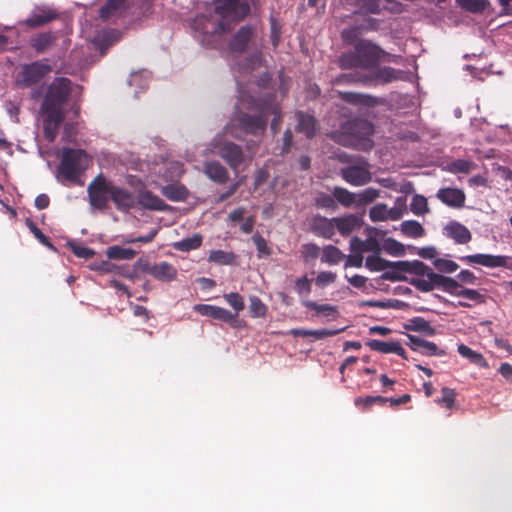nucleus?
Returning a JSON list of instances; mask_svg holds the SVG:
<instances>
[{
	"label": "nucleus",
	"instance_id": "35",
	"mask_svg": "<svg viewBox=\"0 0 512 512\" xmlns=\"http://www.w3.org/2000/svg\"><path fill=\"white\" fill-rule=\"evenodd\" d=\"M401 232L410 238H419L424 235L423 226L415 220L403 221L400 225Z\"/></svg>",
	"mask_w": 512,
	"mask_h": 512
},
{
	"label": "nucleus",
	"instance_id": "46",
	"mask_svg": "<svg viewBox=\"0 0 512 512\" xmlns=\"http://www.w3.org/2000/svg\"><path fill=\"white\" fill-rule=\"evenodd\" d=\"M381 249L392 256H399L404 253L403 245L392 238L386 239L383 242Z\"/></svg>",
	"mask_w": 512,
	"mask_h": 512
},
{
	"label": "nucleus",
	"instance_id": "60",
	"mask_svg": "<svg viewBox=\"0 0 512 512\" xmlns=\"http://www.w3.org/2000/svg\"><path fill=\"white\" fill-rule=\"evenodd\" d=\"M73 252L77 257L85 259L94 255V251L85 246H73Z\"/></svg>",
	"mask_w": 512,
	"mask_h": 512
},
{
	"label": "nucleus",
	"instance_id": "39",
	"mask_svg": "<svg viewBox=\"0 0 512 512\" xmlns=\"http://www.w3.org/2000/svg\"><path fill=\"white\" fill-rule=\"evenodd\" d=\"M365 266L371 271H382L391 267V263L381 258L379 253H373L366 258Z\"/></svg>",
	"mask_w": 512,
	"mask_h": 512
},
{
	"label": "nucleus",
	"instance_id": "53",
	"mask_svg": "<svg viewBox=\"0 0 512 512\" xmlns=\"http://www.w3.org/2000/svg\"><path fill=\"white\" fill-rule=\"evenodd\" d=\"M421 354L427 355V356H433L438 355L442 356L445 354L443 350H439L437 345L433 342L426 341L423 343L422 348L419 351Z\"/></svg>",
	"mask_w": 512,
	"mask_h": 512
},
{
	"label": "nucleus",
	"instance_id": "51",
	"mask_svg": "<svg viewBox=\"0 0 512 512\" xmlns=\"http://www.w3.org/2000/svg\"><path fill=\"white\" fill-rule=\"evenodd\" d=\"M129 85L138 86L141 91L145 90L148 86V73L147 72L132 73L130 76V79H129Z\"/></svg>",
	"mask_w": 512,
	"mask_h": 512
},
{
	"label": "nucleus",
	"instance_id": "64",
	"mask_svg": "<svg viewBox=\"0 0 512 512\" xmlns=\"http://www.w3.org/2000/svg\"><path fill=\"white\" fill-rule=\"evenodd\" d=\"M499 372L507 380H512V365L508 363H502L499 368Z\"/></svg>",
	"mask_w": 512,
	"mask_h": 512
},
{
	"label": "nucleus",
	"instance_id": "55",
	"mask_svg": "<svg viewBox=\"0 0 512 512\" xmlns=\"http://www.w3.org/2000/svg\"><path fill=\"white\" fill-rule=\"evenodd\" d=\"M441 392L442 397L441 399L437 400V402L445 404L447 408H451L455 401V392L452 389L446 387L443 388Z\"/></svg>",
	"mask_w": 512,
	"mask_h": 512
},
{
	"label": "nucleus",
	"instance_id": "16",
	"mask_svg": "<svg viewBox=\"0 0 512 512\" xmlns=\"http://www.w3.org/2000/svg\"><path fill=\"white\" fill-rule=\"evenodd\" d=\"M111 200L119 210L127 211L136 204V197L129 191L112 185Z\"/></svg>",
	"mask_w": 512,
	"mask_h": 512
},
{
	"label": "nucleus",
	"instance_id": "28",
	"mask_svg": "<svg viewBox=\"0 0 512 512\" xmlns=\"http://www.w3.org/2000/svg\"><path fill=\"white\" fill-rule=\"evenodd\" d=\"M252 35V30L249 27H242L234 36L230 43L232 51L241 52L248 45Z\"/></svg>",
	"mask_w": 512,
	"mask_h": 512
},
{
	"label": "nucleus",
	"instance_id": "26",
	"mask_svg": "<svg viewBox=\"0 0 512 512\" xmlns=\"http://www.w3.org/2000/svg\"><path fill=\"white\" fill-rule=\"evenodd\" d=\"M303 305L308 309L314 310L318 317L335 319L338 316L337 307L333 305L318 304L311 300L304 301Z\"/></svg>",
	"mask_w": 512,
	"mask_h": 512
},
{
	"label": "nucleus",
	"instance_id": "36",
	"mask_svg": "<svg viewBox=\"0 0 512 512\" xmlns=\"http://www.w3.org/2000/svg\"><path fill=\"white\" fill-rule=\"evenodd\" d=\"M106 255L111 259L116 260H130L134 258L136 255V252L131 248H125L121 246H110L107 251Z\"/></svg>",
	"mask_w": 512,
	"mask_h": 512
},
{
	"label": "nucleus",
	"instance_id": "50",
	"mask_svg": "<svg viewBox=\"0 0 512 512\" xmlns=\"http://www.w3.org/2000/svg\"><path fill=\"white\" fill-rule=\"evenodd\" d=\"M53 41V36L49 33H43L33 38L32 45L37 51H44Z\"/></svg>",
	"mask_w": 512,
	"mask_h": 512
},
{
	"label": "nucleus",
	"instance_id": "8",
	"mask_svg": "<svg viewBox=\"0 0 512 512\" xmlns=\"http://www.w3.org/2000/svg\"><path fill=\"white\" fill-rule=\"evenodd\" d=\"M402 265L406 266V270L414 272L419 275H425L428 276L430 280H432L436 287L442 288V290L446 293H449L452 291L453 288H455V285L457 283L456 280L450 277H445L443 275L434 273L428 266H426L424 263L420 261H413L411 263L405 262L402 263Z\"/></svg>",
	"mask_w": 512,
	"mask_h": 512
},
{
	"label": "nucleus",
	"instance_id": "52",
	"mask_svg": "<svg viewBox=\"0 0 512 512\" xmlns=\"http://www.w3.org/2000/svg\"><path fill=\"white\" fill-rule=\"evenodd\" d=\"M336 279V274L330 271H323L316 277L315 283L320 287H325L333 283Z\"/></svg>",
	"mask_w": 512,
	"mask_h": 512
},
{
	"label": "nucleus",
	"instance_id": "22",
	"mask_svg": "<svg viewBox=\"0 0 512 512\" xmlns=\"http://www.w3.org/2000/svg\"><path fill=\"white\" fill-rule=\"evenodd\" d=\"M350 248L352 252H360L361 254L364 252L379 253L381 250L379 241L372 235H369L366 240L353 237L350 240Z\"/></svg>",
	"mask_w": 512,
	"mask_h": 512
},
{
	"label": "nucleus",
	"instance_id": "32",
	"mask_svg": "<svg viewBox=\"0 0 512 512\" xmlns=\"http://www.w3.org/2000/svg\"><path fill=\"white\" fill-rule=\"evenodd\" d=\"M162 194L171 201H182L187 197V190L180 184H169L161 188Z\"/></svg>",
	"mask_w": 512,
	"mask_h": 512
},
{
	"label": "nucleus",
	"instance_id": "19",
	"mask_svg": "<svg viewBox=\"0 0 512 512\" xmlns=\"http://www.w3.org/2000/svg\"><path fill=\"white\" fill-rule=\"evenodd\" d=\"M437 198L448 206L462 207L465 202V194L457 188H444L437 192Z\"/></svg>",
	"mask_w": 512,
	"mask_h": 512
},
{
	"label": "nucleus",
	"instance_id": "61",
	"mask_svg": "<svg viewBox=\"0 0 512 512\" xmlns=\"http://www.w3.org/2000/svg\"><path fill=\"white\" fill-rule=\"evenodd\" d=\"M353 254L348 256L346 266L361 267L363 263V256L360 252H352Z\"/></svg>",
	"mask_w": 512,
	"mask_h": 512
},
{
	"label": "nucleus",
	"instance_id": "11",
	"mask_svg": "<svg viewBox=\"0 0 512 512\" xmlns=\"http://www.w3.org/2000/svg\"><path fill=\"white\" fill-rule=\"evenodd\" d=\"M213 145V152L218 153L232 168H236L242 162V151L239 146L230 142L222 144L217 139Z\"/></svg>",
	"mask_w": 512,
	"mask_h": 512
},
{
	"label": "nucleus",
	"instance_id": "63",
	"mask_svg": "<svg viewBox=\"0 0 512 512\" xmlns=\"http://www.w3.org/2000/svg\"><path fill=\"white\" fill-rule=\"evenodd\" d=\"M408 339L410 342L411 349L418 352L420 351V349L423 346V343L425 342L424 339L415 335H408Z\"/></svg>",
	"mask_w": 512,
	"mask_h": 512
},
{
	"label": "nucleus",
	"instance_id": "17",
	"mask_svg": "<svg viewBox=\"0 0 512 512\" xmlns=\"http://www.w3.org/2000/svg\"><path fill=\"white\" fill-rule=\"evenodd\" d=\"M366 345L373 351L385 354L394 353L406 359L405 350L398 341L385 342L377 339H371L366 342Z\"/></svg>",
	"mask_w": 512,
	"mask_h": 512
},
{
	"label": "nucleus",
	"instance_id": "21",
	"mask_svg": "<svg viewBox=\"0 0 512 512\" xmlns=\"http://www.w3.org/2000/svg\"><path fill=\"white\" fill-rule=\"evenodd\" d=\"M447 237L453 239L456 243L465 244L471 240L470 231L462 224L452 221L444 228Z\"/></svg>",
	"mask_w": 512,
	"mask_h": 512
},
{
	"label": "nucleus",
	"instance_id": "7",
	"mask_svg": "<svg viewBox=\"0 0 512 512\" xmlns=\"http://www.w3.org/2000/svg\"><path fill=\"white\" fill-rule=\"evenodd\" d=\"M217 14L222 18L219 27L224 30V21H238L249 13V4L246 0H224L217 6Z\"/></svg>",
	"mask_w": 512,
	"mask_h": 512
},
{
	"label": "nucleus",
	"instance_id": "44",
	"mask_svg": "<svg viewBox=\"0 0 512 512\" xmlns=\"http://www.w3.org/2000/svg\"><path fill=\"white\" fill-rule=\"evenodd\" d=\"M387 213V205L379 203L369 210V217L373 222L388 221L389 217Z\"/></svg>",
	"mask_w": 512,
	"mask_h": 512
},
{
	"label": "nucleus",
	"instance_id": "9",
	"mask_svg": "<svg viewBox=\"0 0 512 512\" xmlns=\"http://www.w3.org/2000/svg\"><path fill=\"white\" fill-rule=\"evenodd\" d=\"M343 179L352 186H363L371 181L369 164L359 159L349 166L341 169Z\"/></svg>",
	"mask_w": 512,
	"mask_h": 512
},
{
	"label": "nucleus",
	"instance_id": "3",
	"mask_svg": "<svg viewBox=\"0 0 512 512\" xmlns=\"http://www.w3.org/2000/svg\"><path fill=\"white\" fill-rule=\"evenodd\" d=\"M382 51L375 45L367 41H360L356 45L354 54H347L341 57V65L344 68H363L373 67L380 59Z\"/></svg>",
	"mask_w": 512,
	"mask_h": 512
},
{
	"label": "nucleus",
	"instance_id": "49",
	"mask_svg": "<svg viewBox=\"0 0 512 512\" xmlns=\"http://www.w3.org/2000/svg\"><path fill=\"white\" fill-rule=\"evenodd\" d=\"M250 312L253 317H264L267 312L266 305L256 296L250 298Z\"/></svg>",
	"mask_w": 512,
	"mask_h": 512
},
{
	"label": "nucleus",
	"instance_id": "34",
	"mask_svg": "<svg viewBox=\"0 0 512 512\" xmlns=\"http://www.w3.org/2000/svg\"><path fill=\"white\" fill-rule=\"evenodd\" d=\"M457 351L462 357L469 359L472 363L484 368L488 367V363L484 359V357L480 353L469 348L468 346L460 344L458 345Z\"/></svg>",
	"mask_w": 512,
	"mask_h": 512
},
{
	"label": "nucleus",
	"instance_id": "13",
	"mask_svg": "<svg viewBox=\"0 0 512 512\" xmlns=\"http://www.w3.org/2000/svg\"><path fill=\"white\" fill-rule=\"evenodd\" d=\"M460 259L469 264H478L488 268H496L505 267L507 265L508 257L491 254H473L463 256Z\"/></svg>",
	"mask_w": 512,
	"mask_h": 512
},
{
	"label": "nucleus",
	"instance_id": "20",
	"mask_svg": "<svg viewBox=\"0 0 512 512\" xmlns=\"http://www.w3.org/2000/svg\"><path fill=\"white\" fill-rule=\"evenodd\" d=\"M149 273L157 280L162 282H170L176 279L177 269L168 262H159L152 265Z\"/></svg>",
	"mask_w": 512,
	"mask_h": 512
},
{
	"label": "nucleus",
	"instance_id": "10",
	"mask_svg": "<svg viewBox=\"0 0 512 512\" xmlns=\"http://www.w3.org/2000/svg\"><path fill=\"white\" fill-rule=\"evenodd\" d=\"M112 184L103 177H97L88 187L90 203L93 207L102 209L111 198Z\"/></svg>",
	"mask_w": 512,
	"mask_h": 512
},
{
	"label": "nucleus",
	"instance_id": "47",
	"mask_svg": "<svg viewBox=\"0 0 512 512\" xmlns=\"http://www.w3.org/2000/svg\"><path fill=\"white\" fill-rule=\"evenodd\" d=\"M224 299L226 300V302L234 309V311L236 312L234 315H235V318L237 317L238 313L240 311H242L244 309V300H243V297L236 293V292H232V293H228V294H224Z\"/></svg>",
	"mask_w": 512,
	"mask_h": 512
},
{
	"label": "nucleus",
	"instance_id": "29",
	"mask_svg": "<svg viewBox=\"0 0 512 512\" xmlns=\"http://www.w3.org/2000/svg\"><path fill=\"white\" fill-rule=\"evenodd\" d=\"M204 172L209 179L219 183L225 182L228 177L226 169L217 162L206 163Z\"/></svg>",
	"mask_w": 512,
	"mask_h": 512
},
{
	"label": "nucleus",
	"instance_id": "1",
	"mask_svg": "<svg viewBox=\"0 0 512 512\" xmlns=\"http://www.w3.org/2000/svg\"><path fill=\"white\" fill-rule=\"evenodd\" d=\"M250 109L251 114H244L238 119H234L233 121H238L241 129L245 133L251 134H261L265 130L266 126V118L269 115H274V118L271 122V130L276 133L278 130V124L281 120V114L274 105H258L256 103H251L250 106L247 107Z\"/></svg>",
	"mask_w": 512,
	"mask_h": 512
},
{
	"label": "nucleus",
	"instance_id": "33",
	"mask_svg": "<svg viewBox=\"0 0 512 512\" xmlns=\"http://www.w3.org/2000/svg\"><path fill=\"white\" fill-rule=\"evenodd\" d=\"M334 198L344 207L357 206L356 193L350 192L342 187H335L333 190Z\"/></svg>",
	"mask_w": 512,
	"mask_h": 512
},
{
	"label": "nucleus",
	"instance_id": "57",
	"mask_svg": "<svg viewBox=\"0 0 512 512\" xmlns=\"http://www.w3.org/2000/svg\"><path fill=\"white\" fill-rule=\"evenodd\" d=\"M463 298L473 301L475 303H482L485 300L484 295L474 289H465L463 291Z\"/></svg>",
	"mask_w": 512,
	"mask_h": 512
},
{
	"label": "nucleus",
	"instance_id": "58",
	"mask_svg": "<svg viewBox=\"0 0 512 512\" xmlns=\"http://www.w3.org/2000/svg\"><path fill=\"white\" fill-rule=\"evenodd\" d=\"M316 204L322 208H332L335 203L333 197L326 194H320L316 198Z\"/></svg>",
	"mask_w": 512,
	"mask_h": 512
},
{
	"label": "nucleus",
	"instance_id": "54",
	"mask_svg": "<svg viewBox=\"0 0 512 512\" xmlns=\"http://www.w3.org/2000/svg\"><path fill=\"white\" fill-rule=\"evenodd\" d=\"M253 241L256 245V248L259 252V256H268L270 255L271 251H270V248L268 247L265 239L260 236V235H254L253 236Z\"/></svg>",
	"mask_w": 512,
	"mask_h": 512
},
{
	"label": "nucleus",
	"instance_id": "25",
	"mask_svg": "<svg viewBox=\"0 0 512 512\" xmlns=\"http://www.w3.org/2000/svg\"><path fill=\"white\" fill-rule=\"evenodd\" d=\"M345 328L340 329H318V330H307V329H293L290 331V334L293 336H300V337H312L314 339H323L327 337L335 336L342 331H344Z\"/></svg>",
	"mask_w": 512,
	"mask_h": 512
},
{
	"label": "nucleus",
	"instance_id": "15",
	"mask_svg": "<svg viewBox=\"0 0 512 512\" xmlns=\"http://www.w3.org/2000/svg\"><path fill=\"white\" fill-rule=\"evenodd\" d=\"M56 17L53 9L47 6H37L33 9L31 15L25 20L26 25L29 27L42 26Z\"/></svg>",
	"mask_w": 512,
	"mask_h": 512
},
{
	"label": "nucleus",
	"instance_id": "27",
	"mask_svg": "<svg viewBox=\"0 0 512 512\" xmlns=\"http://www.w3.org/2000/svg\"><path fill=\"white\" fill-rule=\"evenodd\" d=\"M297 126V132L303 133L307 138L314 135L315 132V120L312 116L298 112L295 114Z\"/></svg>",
	"mask_w": 512,
	"mask_h": 512
},
{
	"label": "nucleus",
	"instance_id": "18",
	"mask_svg": "<svg viewBox=\"0 0 512 512\" xmlns=\"http://www.w3.org/2000/svg\"><path fill=\"white\" fill-rule=\"evenodd\" d=\"M136 203H138L142 208L149 210L164 211L168 207L162 199L148 190H142L139 192L136 198Z\"/></svg>",
	"mask_w": 512,
	"mask_h": 512
},
{
	"label": "nucleus",
	"instance_id": "6",
	"mask_svg": "<svg viewBox=\"0 0 512 512\" xmlns=\"http://www.w3.org/2000/svg\"><path fill=\"white\" fill-rule=\"evenodd\" d=\"M70 81L66 78H56L48 87L42 109H61L62 103L69 94Z\"/></svg>",
	"mask_w": 512,
	"mask_h": 512
},
{
	"label": "nucleus",
	"instance_id": "42",
	"mask_svg": "<svg viewBox=\"0 0 512 512\" xmlns=\"http://www.w3.org/2000/svg\"><path fill=\"white\" fill-rule=\"evenodd\" d=\"M387 214L389 220L397 221L401 219L406 212V200L405 198L399 197L395 201V205L391 208L387 206Z\"/></svg>",
	"mask_w": 512,
	"mask_h": 512
},
{
	"label": "nucleus",
	"instance_id": "41",
	"mask_svg": "<svg viewBox=\"0 0 512 512\" xmlns=\"http://www.w3.org/2000/svg\"><path fill=\"white\" fill-rule=\"evenodd\" d=\"M410 210L415 215H424L428 213L429 207L426 197L420 194H415L410 203Z\"/></svg>",
	"mask_w": 512,
	"mask_h": 512
},
{
	"label": "nucleus",
	"instance_id": "31",
	"mask_svg": "<svg viewBox=\"0 0 512 512\" xmlns=\"http://www.w3.org/2000/svg\"><path fill=\"white\" fill-rule=\"evenodd\" d=\"M202 240V236L197 233L192 235L191 237L174 242L172 246L177 251L188 252L191 250L198 249L202 244Z\"/></svg>",
	"mask_w": 512,
	"mask_h": 512
},
{
	"label": "nucleus",
	"instance_id": "30",
	"mask_svg": "<svg viewBox=\"0 0 512 512\" xmlns=\"http://www.w3.org/2000/svg\"><path fill=\"white\" fill-rule=\"evenodd\" d=\"M402 72L397 71L391 67H384L375 72L373 78L369 79V81L374 82L376 84L380 83H389L401 78Z\"/></svg>",
	"mask_w": 512,
	"mask_h": 512
},
{
	"label": "nucleus",
	"instance_id": "24",
	"mask_svg": "<svg viewBox=\"0 0 512 512\" xmlns=\"http://www.w3.org/2000/svg\"><path fill=\"white\" fill-rule=\"evenodd\" d=\"M335 228L344 236L349 235L356 227L360 226V219L350 214L344 217L333 218Z\"/></svg>",
	"mask_w": 512,
	"mask_h": 512
},
{
	"label": "nucleus",
	"instance_id": "23",
	"mask_svg": "<svg viewBox=\"0 0 512 512\" xmlns=\"http://www.w3.org/2000/svg\"><path fill=\"white\" fill-rule=\"evenodd\" d=\"M312 230L325 238H330L334 234L335 226L332 219H328L322 216H316L311 222Z\"/></svg>",
	"mask_w": 512,
	"mask_h": 512
},
{
	"label": "nucleus",
	"instance_id": "38",
	"mask_svg": "<svg viewBox=\"0 0 512 512\" xmlns=\"http://www.w3.org/2000/svg\"><path fill=\"white\" fill-rule=\"evenodd\" d=\"M208 260L220 265H230L234 263L235 255L223 250H212L209 254Z\"/></svg>",
	"mask_w": 512,
	"mask_h": 512
},
{
	"label": "nucleus",
	"instance_id": "62",
	"mask_svg": "<svg viewBox=\"0 0 512 512\" xmlns=\"http://www.w3.org/2000/svg\"><path fill=\"white\" fill-rule=\"evenodd\" d=\"M415 324L414 329L427 331L430 335H433L435 330L429 325V323L421 318H417L413 320Z\"/></svg>",
	"mask_w": 512,
	"mask_h": 512
},
{
	"label": "nucleus",
	"instance_id": "43",
	"mask_svg": "<svg viewBox=\"0 0 512 512\" xmlns=\"http://www.w3.org/2000/svg\"><path fill=\"white\" fill-rule=\"evenodd\" d=\"M124 2L125 0H109L100 10L101 18L108 19L116 15L123 7Z\"/></svg>",
	"mask_w": 512,
	"mask_h": 512
},
{
	"label": "nucleus",
	"instance_id": "2",
	"mask_svg": "<svg viewBox=\"0 0 512 512\" xmlns=\"http://www.w3.org/2000/svg\"><path fill=\"white\" fill-rule=\"evenodd\" d=\"M373 133L372 125L366 120H353L342 126L341 131L335 135L336 141L345 146L359 149H369L372 144L369 136Z\"/></svg>",
	"mask_w": 512,
	"mask_h": 512
},
{
	"label": "nucleus",
	"instance_id": "40",
	"mask_svg": "<svg viewBox=\"0 0 512 512\" xmlns=\"http://www.w3.org/2000/svg\"><path fill=\"white\" fill-rule=\"evenodd\" d=\"M343 258L344 255L338 248L334 246H327L323 249L321 261L330 265H334L338 264Z\"/></svg>",
	"mask_w": 512,
	"mask_h": 512
},
{
	"label": "nucleus",
	"instance_id": "48",
	"mask_svg": "<svg viewBox=\"0 0 512 512\" xmlns=\"http://www.w3.org/2000/svg\"><path fill=\"white\" fill-rule=\"evenodd\" d=\"M435 268L444 273H453L458 269V264L450 259L436 258L433 261Z\"/></svg>",
	"mask_w": 512,
	"mask_h": 512
},
{
	"label": "nucleus",
	"instance_id": "5",
	"mask_svg": "<svg viewBox=\"0 0 512 512\" xmlns=\"http://www.w3.org/2000/svg\"><path fill=\"white\" fill-rule=\"evenodd\" d=\"M85 159L86 154L82 150L65 149L59 167L61 176L70 181L76 179Z\"/></svg>",
	"mask_w": 512,
	"mask_h": 512
},
{
	"label": "nucleus",
	"instance_id": "45",
	"mask_svg": "<svg viewBox=\"0 0 512 512\" xmlns=\"http://www.w3.org/2000/svg\"><path fill=\"white\" fill-rule=\"evenodd\" d=\"M380 193L377 189L367 188L363 191L356 193L357 196V206L366 205L368 203L373 202L375 199L379 197Z\"/></svg>",
	"mask_w": 512,
	"mask_h": 512
},
{
	"label": "nucleus",
	"instance_id": "37",
	"mask_svg": "<svg viewBox=\"0 0 512 512\" xmlns=\"http://www.w3.org/2000/svg\"><path fill=\"white\" fill-rule=\"evenodd\" d=\"M456 3L462 9L473 13L482 12L489 5L488 0H456Z\"/></svg>",
	"mask_w": 512,
	"mask_h": 512
},
{
	"label": "nucleus",
	"instance_id": "14",
	"mask_svg": "<svg viewBox=\"0 0 512 512\" xmlns=\"http://www.w3.org/2000/svg\"><path fill=\"white\" fill-rule=\"evenodd\" d=\"M193 310L198 312L202 316L220 320L225 323H231L235 320V315L233 313H231L225 308L214 305L196 304L193 306Z\"/></svg>",
	"mask_w": 512,
	"mask_h": 512
},
{
	"label": "nucleus",
	"instance_id": "56",
	"mask_svg": "<svg viewBox=\"0 0 512 512\" xmlns=\"http://www.w3.org/2000/svg\"><path fill=\"white\" fill-rule=\"evenodd\" d=\"M295 290L300 295L309 294L311 290L310 281L306 277L298 278L295 282Z\"/></svg>",
	"mask_w": 512,
	"mask_h": 512
},
{
	"label": "nucleus",
	"instance_id": "59",
	"mask_svg": "<svg viewBox=\"0 0 512 512\" xmlns=\"http://www.w3.org/2000/svg\"><path fill=\"white\" fill-rule=\"evenodd\" d=\"M457 278L459 281L465 283V284H475L476 282V276L469 270H462L458 274Z\"/></svg>",
	"mask_w": 512,
	"mask_h": 512
},
{
	"label": "nucleus",
	"instance_id": "12",
	"mask_svg": "<svg viewBox=\"0 0 512 512\" xmlns=\"http://www.w3.org/2000/svg\"><path fill=\"white\" fill-rule=\"evenodd\" d=\"M42 114L44 115V134L47 140L53 141L58 132V127L63 120L62 109L52 108V109H42Z\"/></svg>",
	"mask_w": 512,
	"mask_h": 512
},
{
	"label": "nucleus",
	"instance_id": "4",
	"mask_svg": "<svg viewBox=\"0 0 512 512\" xmlns=\"http://www.w3.org/2000/svg\"><path fill=\"white\" fill-rule=\"evenodd\" d=\"M51 70V66L44 61L25 65L17 74L16 83L20 87H29L40 82Z\"/></svg>",
	"mask_w": 512,
	"mask_h": 512
}]
</instances>
